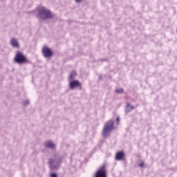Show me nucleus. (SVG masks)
<instances>
[{"label":"nucleus","instance_id":"f8f14e48","mask_svg":"<svg viewBox=\"0 0 177 177\" xmlns=\"http://www.w3.org/2000/svg\"><path fill=\"white\" fill-rule=\"evenodd\" d=\"M115 92H116V93H123L124 89H122V88L116 89Z\"/></svg>","mask_w":177,"mask_h":177},{"label":"nucleus","instance_id":"ddd939ff","mask_svg":"<svg viewBox=\"0 0 177 177\" xmlns=\"http://www.w3.org/2000/svg\"><path fill=\"white\" fill-rule=\"evenodd\" d=\"M50 177H57V174H55V173H53V174H50Z\"/></svg>","mask_w":177,"mask_h":177},{"label":"nucleus","instance_id":"7ed1b4c3","mask_svg":"<svg viewBox=\"0 0 177 177\" xmlns=\"http://www.w3.org/2000/svg\"><path fill=\"white\" fill-rule=\"evenodd\" d=\"M113 129H114V122L113 120H109L106 123L102 131L103 136H107V135H109V132L113 131Z\"/></svg>","mask_w":177,"mask_h":177},{"label":"nucleus","instance_id":"a211bd4d","mask_svg":"<svg viewBox=\"0 0 177 177\" xmlns=\"http://www.w3.org/2000/svg\"><path fill=\"white\" fill-rule=\"evenodd\" d=\"M25 104H28V101H27V102L25 103Z\"/></svg>","mask_w":177,"mask_h":177},{"label":"nucleus","instance_id":"4468645a","mask_svg":"<svg viewBox=\"0 0 177 177\" xmlns=\"http://www.w3.org/2000/svg\"><path fill=\"white\" fill-rule=\"evenodd\" d=\"M139 167H140V168H143V167H145V163L144 162L140 163Z\"/></svg>","mask_w":177,"mask_h":177},{"label":"nucleus","instance_id":"f257e3e1","mask_svg":"<svg viewBox=\"0 0 177 177\" xmlns=\"http://www.w3.org/2000/svg\"><path fill=\"white\" fill-rule=\"evenodd\" d=\"M39 16L42 20H46V19H52L53 14L45 7H41L39 8Z\"/></svg>","mask_w":177,"mask_h":177},{"label":"nucleus","instance_id":"39448f33","mask_svg":"<svg viewBox=\"0 0 177 177\" xmlns=\"http://www.w3.org/2000/svg\"><path fill=\"white\" fill-rule=\"evenodd\" d=\"M43 56L44 57H52L53 56V52L52 51V49L49 48L48 46H44L41 50Z\"/></svg>","mask_w":177,"mask_h":177},{"label":"nucleus","instance_id":"1a4fd4ad","mask_svg":"<svg viewBox=\"0 0 177 177\" xmlns=\"http://www.w3.org/2000/svg\"><path fill=\"white\" fill-rule=\"evenodd\" d=\"M46 147H49L50 149H55L56 147V145L53 144L52 142L48 141L46 144Z\"/></svg>","mask_w":177,"mask_h":177},{"label":"nucleus","instance_id":"f3484780","mask_svg":"<svg viewBox=\"0 0 177 177\" xmlns=\"http://www.w3.org/2000/svg\"><path fill=\"white\" fill-rule=\"evenodd\" d=\"M76 2H82V0H75Z\"/></svg>","mask_w":177,"mask_h":177},{"label":"nucleus","instance_id":"f03ea898","mask_svg":"<svg viewBox=\"0 0 177 177\" xmlns=\"http://www.w3.org/2000/svg\"><path fill=\"white\" fill-rule=\"evenodd\" d=\"M15 62L18 64H24L30 63V60H28V59H27V57H26V56L24 55L23 53L20 51L17 52L15 57Z\"/></svg>","mask_w":177,"mask_h":177},{"label":"nucleus","instance_id":"2eb2a0df","mask_svg":"<svg viewBox=\"0 0 177 177\" xmlns=\"http://www.w3.org/2000/svg\"><path fill=\"white\" fill-rule=\"evenodd\" d=\"M116 122H117V124H120V118L119 117H118L116 118Z\"/></svg>","mask_w":177,"mask_h":177},{"label":"nucleus","instance_id":"20e7f679","mask_svg":"<svg viewBox=\"0 0 177 177\" xmlns=\"http://www.w3.org/2000/svg\"><path fill=\"white\" fill-rule=\"evenodd\" d=\"M94 177H107V170L106 167H100L94 174Z\"/></svg>","mask_w":177,"mask_h":177},{"label":"nucleus","instance_id":"9d476101","mask_svg":"<svg viewBox=\"0 0 177 177\" xmlns=\"http://www.w3.org/2000/svg\"><path fill=\"white\" fill-rule=\"evenodd\" d=\"M55 162H56L55 160L50 159V160H49V165L51 167V168H56V167H55Z\"/></svg>","mask_w":177,"mask_h":177},{"label":"nucleus","instance_id":"6e6552de","mask_svg":"<svg viewBox=\"0 0 177 177\" xmlns=\"http://www.w3.org/2000/svg\"><path fill=\"white\" fill-rule=\"evenodd\" d=\"M10 44L14 48H19V42L17 41V40L16 39H12L10 41Z\"/></svg>","mask_w":177,"mask_h":177},{"label":"nucleus","instance_id":"dca6fc26","mask_svg":"<svg viewBox=\"0 0 177 177\" xmlns=\"http://www.w3.org/2000/svg\"><path fill=\"white\" fill-rule=\"evenodd\" d=\"M127 107H130L131 109H133V106H131L129 103L127 104Z\"/></svg>","mask_w":177,"mask_h":177},{"label":"nucleus","instance_id":"0eeeda50","mask_svg":"<svg viewBox=\"0 0 177 177\" xmlns=\"http://www.w3.org/2000/svg\"><path fill=\"white\" fill-rule=\"evenodd\" d=\"M125 156V153H124L123 151H119L115 154V160L117 161H120L121 160H124V157Z\"/></svg>","mask_w":177,"mask_h":177},{"label":"nucleus","instance_id":"9b49d317","mask_svg":"<svg viewBox=\"0 0 177 177\" xmlns=\"http://www.w3.org/2000/svg\"><path fill=\"white\" fill-rule=\"evenodd\" d=\"M76 75H77V73H76L75 71L72 72V73L70 74V79H71V80L74 79Z\"/></svg>","mask_w":177,"mask_h":177},{"label":"nucleus","instance_id":"423d86ee","mask_svg":"<svg viewBox=\"0 0 177 177\" xmlns=\"http://www.w3.org/2000/svg\"><path fill=\"white\" fill-rule=\"evenodd\" d=\"M69 86L71 89H74L76 86H81V83L78 80H73L69 83Z\"/></svg>","mask_w":177,"mask_h":177}]
</instances>
